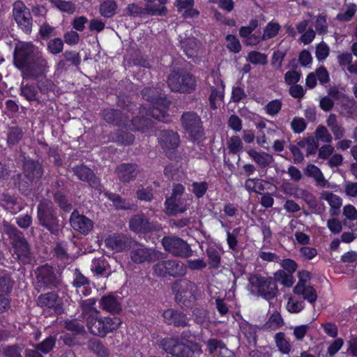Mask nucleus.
Returning <instances> with one entry per match:
<instances>
[{
  "mask_svg": "<svg viewBox=\"0 0 357 357\" xmlns=\"http://www.w3.org/2000/svg\"><path fill=\"white\" fill-rule=\"evenodd\" d=\"M88 349L96 354L98 357H108V349L103 345L101 341L97 339H91L88 342Z\"/></svg>",
  "mask_w": 357,
  "mask_h": 357,
  "instance_id": "58836bf2",
  "label": "nucleus"
},
{
  "mask_svg": "<svg viewBox=\"0 0 357 357\" xmlns=\"http://www.w3.org/2000/svg\"><path fill=\"white\" fill-rule=\"evenodd\" d=\"M138 173L139 166L135 163H121L115 169L117 178L123 183L135 180Z\"/></svg>",
  "mask_w": 357,
  "mask_h": 357,
  "instance_id": "aec40b11",
  "label": "nucleus"
},
{
  "mask_svg": "<svg viewBox=\"0 0 357 357\" xmlns=\"http://www.w3.org/2000/svg\"><path fill=\"white\" fill-rule=\"evenodd\" d=\"M13 65L23 79H36L43 75L48 68L47 60L32 43L20 42L15 45Z\"/></svg>",
  "mask_w": 357,
  "mask_h": 357,
  "instance_id": "f257e3e1",
  "label": "nucleus"
},
{
  "mask_svg": "<svg viewBox=\"0 0 357 357\" xmlns=\"http://www.w3.org/2000/svg\"><path fill=\"white\" fill-rule=\"evenodd\" d=\"M20 94L29 102L35 101L39 104L38 91L36 85L29 84L24 85L22 84Z\"/></svg>",
  "mask_w": 357,
  "mask_h": 357,
  "instance_id": "2f4dec72",
  "label": "nucleus"
},
{
  "mask_svg": "<svg viewBox=\"0 0 357 357\" xmlns=\"http://www.w3.org/2000/svg\"><path fill=\"white\" fill-rule=\"evenodd\" d=\"M161 252L149 248L142 244H136L130 252L131 261L135 264H143L145 262H153L160 259Z\"/></svg>",
  "mask_w": 357,
  "mask_h": 357,
  "instance_id": "2eb2a0df",
  "label": "nucleus"
},
{
  "mask_svg": "<svg viewBox=\"0 0 357 357\" xmlns=\"http://www.w3.org/2000/svg\"><path fill=\"white\" fill-rule=\"evenodd\" d=\"M280 29L281 26L278 22H274L272 21L269 22L264 29L262 39L266 40L275 37L278 34Z\"/></svg>",
  "mask_w": 357,
  "mask_h": 357,
  "instance_id": "09e8293b",
  "label": "nucleus"
},
{
  "mask_svg": "<svg viewBox=\"0 0 357 357\" xmlns=\"http://www.w3.org/2000/svg\"><path fill=\"white\" fill-rule=\"evenodd\" d=\"M24 132L19 126H11L8 129L7 144L9 146L17 145L23 138Z\"/></svg>",
  "mask_w": 357,
  "mask_h": 357,
  "instance_id": "c9c22d12",
  "label": "nucleus"
},
{
  "mask_svg": "<svg viewBox=\"0 0 357 357\" xmlns=\"http://www.w3.org/2000/svg\"><path fill=\"white\" fill-rule=\"evenodd\" d=\"M206 255L208 259V264L211 267L217 268L220 264V255L219 251L213 246L206 249Z\"/></svg>",
  "mask_w": 357,
  "mask_h": 357,
  "instance_id": "603ef678",
  "label": "nucleus"
},
{
  "mask_svg": "<svg viewBox=\"0 0 357 357\" xmlns=\"http://www.w3.org/2000/svg\"><path fill=\"white\" fill-rule=\"evenodd\" d=\"M13 15L19 29L24 33L30 34L32 31L33 18L29 9L22 3H15Z\"/></svg>",
  "mask_w": 357,
  "mask_h": 357,
  "instance_id": "4468645a",
  "label": "nucleus"
},
{
  "mask_svg": "<svg viewBox=\"0 0 357 357\" xmlns=\"http://www.w3.org/2000/svg\"><path fill=\"white\" fill-rule=\"evenodd\" d=\"M180 43L181 49L183 50L187 56L188 58L192 57L197 47L195 38L192 37L185 38L183 40H181Z\"/></svg>",
  "mask_w": 357,
  "mask_h": 357,
  "instance_id": "8fccbe9b",
  "label": "nucleus"
},
{
  "mask_svg": "<svg viewBox=\"0 0 357 357\" xmlns=\"http://www.w3.org/2000/svg\"><path fill=\"white\" fill-rule=\"evenodd\" d=\"M294 292L302 296L304 300L307 301L311 304H314L317 299V291L310 285L301 286V284H296L294 288Z\"/></svg>",
  "mask_w": 357,
  "mask_h": 357,
  "instance_id": "c756f323",
  "label": "nucleus"
},
{
  "mask_svg": "<svg viewBox=\"0 0 357 357\" xmlns=\"http://www.w3.org/2000/svg\"><path fill=\"white\" fill-rule=\"evenodd\" d=\"M64 328L67 331L72 332L73 335H84L86 333L84 326L76 319L66 321Z\"/></svg>",
  "mask_w": 357,
  "mask_h": 357,
  "instance_id": "de8ad7c7",
  "label": "nucleus"
},
{
  "mask_svg": "<svg viewBox=\"0 0 357 357\" xmlns=\"http://www.w3.org/2000/svg\"><path fill=\"white\" fill-rule=\"evenodd\" d=\"M180 136L172 130L160 131L158 136V143L165 153L169 160L176 158V152L180 144Z\"/></svg>",
  "mask_w": 357,
  "mask_h": 357,
  "instance_id": "ddd939ff",
  "label": "nucleus"
},
{
  "mask_svg": "<svg viewBox=\"0 0 357 357\" xmlns=\"http://www.w3.org/2000/svg\"><path fill=\"white\" fill-rule=\"evenodd\" d=\"M63 40L60 38L51 39L47 43V50L52 54H58L63 50Z\"/></svg>",
  "mask_w": 357,
  "mask_h": 357,
  "instance_id": "bf43d9fd",
  "label": "nucleus"
},
{
  "mask_svg": "<svg viewBox=\"0 0 357 357\" xmlns=\"http://www.w3.org/2000/svg\"><path fill=\"white\" fill-rule=\"evenodd\" d=\"M100 304L102 310L111 314H118L121 311V305L118 297L112 294L103 296Z\"/></svg>",
  "mask_w": 357,
  "mask_h": 357,
  "instance_id": "a878e982",
  "label": "nucleus"
},
{
  "mask_svg": "<svg viewBox=\"0 0 357 357\" xmlns=\"http://www.w3.org/2000/svg\"><path fill=\"white\" fill-rule=\"evenodd\" d=\"M22 346L12 344L1 347L0 351L6 357H22Z\"/></svg>",
  "mask_w": 357,
  "mask_h": 357,
  "instance_id": "3c124183",
  "label": "nucleus"
},
{
  "mask_svg": "<svg viewBox=\"0 0 357 357\" xmlns=\"http://www.w3.org/2000/svg\"><path fill=\"white\" fill-rule=\"evenodd\" d=\"M36 280L39 287L50 289L56 287L59 282L53 268L48 265L38 269Z\"/></svg>",
  "mask_w": 357,
  "mask_h": 357,
  "instance_id": "6ab92c4d",
  "label": "nucleus"
},
{
  "mask_svg": "<svg viewBox=\"0 0 357 357\" xmlns=\"http://www.w3.org/2000/svg\"><path fill=\"white\" fill-rule=\"evenodd\" d=\"M356 12V6L355 4H351L347 7V10L343 13L337 15V20L341 22H349L354 16Z\"/></svg>",
  "mask_w": 357,
  "mask_h": 357,
  "instance_id": "69168bd1",
  "label": "nucleus"
},
{
  "mask_svg": "<svg viewBox=\"0 0 357 357\" xmlns=\"http://www.w3.org/2000/svg\"><path fill=\"white\" fill-rule=\"evenodd\" d=\"M153 273L158 277L174 278L183 276L186 273L185 264L176 259L160 261L153 266Z\"/></svg>",
  "mask_w": 357,
  "mask_h": 357,
  "instance_id": "9b49d317",
  "label": "nucleus"
},
{
  "mask_svg": "<svg viewBox=\"0 0 357 357\" xmlns=\"http://www.w3.org/2000/svg\"><path fill=\"white\" fill-rule=\"evenodd\" d=\"M176 301L182 307H190L195 301L196 284L187 280H176L172 287Z\"/></svg>",
  "mask_w": 357,
  "mask_h": 357,
  "instance_id": "1a4fd4ad",
  "label": "nucleus"
},
{
  "mask_svg": "<svg viewBox=\"0 0 357 357\" xmlns=\"http://www.w3.org/2000/svg\"><path fill=\"white\" fill-rule=\"evenodd\" d=\"M302 74L296 70L287 71L284 75V81L288 85H294L300 81Z\"/></svg>",
  "mask_w": 357,
  "mask_h": 357,
  "instance_id": "338daca9",
  "label": "nucleus"
},
{
  "mask_svg": "<svg viewBox=\"0 0 357 357\" xmlns=\"http://www.w3.org/2000/svg\"><path fill=\"white\" fill-rule=\"evenodd\" d=\"M103 120L109 124L119 127L127 126V119L122 111L117 109L106 108L102 112Z\"/></svg>",
  "mask_w": 357,
  "mask_h": 357,
  "instance_id": "b1692460",
  "label": "nucleus"
},
{
  "mask_svg": "<svg viewBox=\"0 0 357 357\" xmlns=\"http://www.w3.org/2000/svg\"><path fill=\"white\" fill-rule=\"evenodd\" d=\"M141 93L143 99L152 105L149 112L150 116L160 121L167 122L170 100L162 94L160 89L154 87H145Z\"/></svg>",
  "mask_w": 357,
  "mask_h": 357,
  "instance_id": "7ed1b4c3",
  "label": "nucleus"
},
{
  "mask_svg": "<svg viewBox=\"0 0 357 357\" xmlns=\"http://www.w3.org/2000/svg\"><path fill=\"white\" fill-rule=\"evenodd\" d=\"M106 246L116 252H122L131 247V240L122 234H113L105 240Z\"/></svg>",
  "mask_w": 357,
  "mask_h": 357,
  "instance_id": "4be33fe9",
  "label": "nucleus"
},
{
  "mask_svg": "<svg viewBox=\"0 0 357 357\" xmlns=\"http://www.w3.org/2000/svg\"><path fill=\"white\" fill-rule=\"evenodd\" d=\"M126 15L130 17H143L146 15V7L142 8L135 3H132L128 5L126 8Z\"/></svg>",
  "mask_w": 357,
  "mask_h": 357,
  "instance_id": "13d9d810",
  "label": "nucleus"
},
{
  "mask_svg": "<svg viewBox=\"0 0 357 357\" xmlns=\"http://www.w3.org/2000/svg\"><path fill=\"white\" fill-rule=\"evenodd\" d=\"M56 342V335H50L46 337L41 342L36 344L34 348L43 354L50 353L55 347Z\"/></svg>",
  "mask_w": 357,
  "mask_h": 357,
  "instance_id": "a19ab883",
  "label": "nucleus"
},
{
  "mask_svg": "<svg viewBox=\"0 0 357 357\" xmlns=\"http://www.w3.org/2000/svg\"><path fill=\"white\" fill-rule=\"evenodd\" d=\"M86 326L89 332L93 335L105 337L109 333L116 330L121 324L116 317H101L98 315L86 318Z\"/></svg>",
  "mask_w": 357,
  "mask_h": 357,
  "instance_id": "6e6552de",
  "label": "nucleus"
},
{
  "mask_svg": "<svg viewBox=\"0 0 357 357\" xmlns=\"http://www.w3.org/2000/svg\"><path fill=\"white\" fill-rule=\"evenodd\" d=\"M227 147L231 153L236 155L242 151L243 144L239 136L234 135L230 137Z\"/></svg>",
  "mask_w": 357,
  "mask_h": 357,
  "instance_id": "6e6d98bb",
  "label": "nucleus"
},
{
  "mask_svg": "<svg viewBox=\"0 0 357 357\" xmlns=\"http://www.w3.org/2000/svg\"><path fill=\"white\" fill-rule=\"evenodd\" d=\"M23 173L35 181H39L43 174L44 169L42 163L38 160H34L29 156L24 157L22 160Z\"/></svg>",
  "mask_w": 357,
  "mask_h": 357,
  "instance_id": "a211bd4d",
  "label": "nucleus"
},
{
  "mask_svg": "<svg viewBox=\"0 0 357 357\" xmlns=\"http://www.w3.org/2000/svg\"><path fill=\"white\" fill-rule=\"evenodd\" d=\"M274 282H280L285 287H290L294 282L292 274L285 272L284 270H279L274 273Z\"/></svg>",
  "mask_w": 357,
  "mask_h": 357,
  "instance_id": "49530a36",
  "label": "nucleus"
},
{
  "mask_svg": "<svg viewBox=\"0 0 357 357\" xmlns=\"http://www.w3.org/2000/svg\"><path fill=\"white\" fill-rule=\"evenodd\" d=\"M291 127L294 133L300 134L306 129L307 123L304 119L294 117L291 122Z\"/></svg>",
  "mask_w": 357,
  "mask_h": 357,
  "instance_id": "774afa93",
  "label": "nucleus"
},
{
  "mask_svg": "<svg viewBox=\"0 0 357 357\" xmlns=\"http://www.w3.org/2000/svg\"><path fill=\"white\" fill-rule=\"evenodd\" d=\"M165 321L175 327H186L190 326L189 318L183 312L174 309H167L163 313Z\"/></svg>",
  "mask_w": 357,
  "mask_h": 357,
  "instance_id": "5701e85b",
  "label": "nucleus"
},
{
  "mask_svg": "<svg viewBox=\"0 0 357 357\" xmlns=\"http://www.w3.org/2000/svg\"><path fill=\"white\" fill-rule=\"evenodd\" d=\"M239 327L241 333L246 338L248 343L250 345L255 346L257 343V327L246 321H242L239 324Z\"/></svg>",
  "mask_w": 357,
  "mask_h": 357,
  "instance_id": "7c9ffc66",
  "label": "nucleus"
},
{
  "mask_svg": "<svg viewBox=\"0 0 357 357\" xmlns=\"http://www.w3.org/2000/svg\"><path fill=\"white\" fill-rule=\"evenodd\" d=\"M104 196L112 202L114 208L117 211H128L133 208L134 205L119 194L106 191L104 192Z\"/></svg>",
  "mask_w": 357,
  "mask_h": 357,
  "instance_id": "c85d7f7f",
  "label": "nucleus"
},
{
  "mask_svg": "<svg viewBox=\"0 0 357 357\" xmlns=\"http://www.w3.org/2000/svg\"><path fill=\"white\" fill-rule=\"evenodd\" d=\"M37 213L40 223H56L57 218L51 201H41L38 205Z\"/></svg>",
  "mask_w": 357,
  "mask_h": 357,
  "instance_id": "412c9836",
  "label": "nucleus"
},
{
  "mask_svg": "<svg viewBox=\"0 0 357 357\" xmlns=\"http://www.w3.org/2000/svg\"><path fill=\"white\" fill-rule=\"evenodd\" d=\"M247 153L261 169H266L274 161L273 155L264 151L259 152L250 149L247 151Z\"/></svg>",
  "mask_w": 357,
  "mask_h": 357,
  "instance_id": "393cba45",
  "label": "nucleus"
},
{
  "mask_svg": "<svg viewBox=\"0 0 357 357\" xmlns=\"http://www.w3.org/2000/svg\"><path fill=\"white\" fill-rule=\"evenodd\" d=\"M165 250L174 257L188 258L192 256L190 245L181 238L168 236L162 240Z\"/></svg>",
  "mask_w": 357,
  "mask_h": 357,
  "instance_id": "f8f14e48",
  "label": "nucleus"
},
{
  "mask_svg": "<svg viewBox=\"0 0 357 357\" xmlns=\"http://www.w3.org/2000/svg\"><path fill=\"white\" fill-rule=\"evenodd\" d=\"M282 106V101L279 99L271 100L266 105V112L271 116H275L279 113Z\"/></svg>",
  "mask_w": 357,
  "mask_h": 357,
  "instance_id": "e2e57ef3",
  "label": "nucleus"
},
{
  "mask_svg": "<svg viewBox=\"0 0 357 357\" xmlns=\"http://www.w3.org/2000/svg\"><path fill=\"white\" fill-rule=\"evenodd\" d=\"M74 174L82 181L86 182L89 185L97 191L99 194L104 188L101 184L100 178L98 177L93 171L84 164L75 165L73 167Z\"/></svg>",
  "mask_w": 357,
  "mask_h": 357,
  "instance_id": "dca6fc26",
  "label": "nucleus"
},
{
  "mask_svg": "<svg viewBox=\"0 0 357 357\" xmlns=\"http://www.w3.org/2000/svg\"><path fill=\"white\" fill-rule=\"evenodd\" d=\"M275 342L279 351L284 354H288L291 351V344L286 338L284 333L280 332L275 335Z\"/></svg>",
  "mask_w": 357,
  "mask_h": 357,
  "instance_id": "c03bdc74",
  "label": "nucleus"
},
{
  "mask_svg": "<svg viewBox=\"0 0 357 357\" xmlns=\"http://www.w3.org/2000/svg\"><path fill=\"white\" fill-rule=\"evenodd\" d=\"M13 281L10 275L3 271L0 270V292H10L13 287Z\"/></svg>",
  "mask_w": 357,
  "mask_h": 357,
  "instance_id": "5fc2aeb1",
  "label": "nucleus"
},
{
  "mask_svg": "<svg viewBox=\"0 0 357 357\" xmlns=\"http://www.w3.org/2000/svg\"><path fill=\"white\" fill-rule=\"evenodd\" d=\"M322 198L327 201L331 206L333 214H336L339 211L342 204L340 197L331 192H325L322 194Z\"/></svg>",
  "mask_w": 357,
  "mask_h": 357,
  "instance_id": "79ce46f5",
  "label": "nucleus"
},
{
  "mask_svg": "<svg viewBox=\"0 0 357 357\" xmlns=\"http://www.w3.org/2000/svg\"><path fill=\"white\" fill-rule=\"evenodd\" d=\"M72 284L75 288L84 284H91V283L90 280L84 275L78 268H75L74 270Z\"/></svg>",
  "mask_w": 357,
  "mask_h": 357,
  "instance_id": "680f3d73",
  "label": "nucleus"
},
{
  "mask_svg": "<svg viewBox=\"0 0 357 357\" xmlns=\"http://www.w3.org/2000/svg\"><path fill=\"white\" fill-rule=\"evenodd\" d=\"M225 40L227 42V48L229 52L237 54L241 51L242 47L241 43L236 36L228 34L226 36Z\"/></svg>",
  "mask_w": 357,
  "mask_h": 357,
  "instance_id": "864d4df0",
  "label": "nucleus"
},
{
  "mask_svg": "<svg viewBox=\"0 0 357 357\" xmlns=\"http://www.w3.org/2000/svg\"><path fill=\"white\" fill-rule=\"evenodd\" d=\"M185 190L184 185L181 183L173 185L172 194L165 202L167 213L175 215L187 210Z\"/></svg>",
  "mask_w": 357,
  "mask_h": 357,
  "instance_id": "9d476101",
  "label": "nucleus"
},
{
  "mask_svg": "<svg viewBox=\"0 0 357 357\" xmlns=\"http://www.w3.org/2000/svg\"><path fill=\"white\" fill-rule=\"evenodd\" d=\"M109 139L119 145L130 146L134 143L135 137L130 132L118 129L109 134Z\"/></svg>",
  "mask_w": 357,
  "mask_h": 357,
  "instance_id": "bb28decb",
  "label": "nucleus"
},
{
  "mask_svg": "<svg viewBox=\"0 0 357 357\" xmlns=\"http://www.w3.org/2000/svg\"><path fill=\"white\" fill-rule=\"evenodd\" d=\"M305 174L309 177L313 178L318 185L321 187L326 186L327 181L325 179L321 169L316 165L313 164L307 165L305 169Z\"/></svg>",
  "mask_w": 357,
  "mask_h": 357,
  "instance_id": "473e14b6",
  "label": "nucleus"
},
{
  "mask_svg": "<svg viewBox=\"0 0 357 357\" xmlns=\"http://www.w3.org/2000/svg\"><path fill=\"white\" fill-rule=\"evenodd\" d=\"M192 192L197 199L202 198L206 193L208 185L206 181H195L192 183Z\"/></svg>",
  "mask_w": 357,
  "mask_h": 357,
  "instance_id": "4d7b16f0",
  "label": "nucleus"
},
{
  "mask_svg": "<svg viewBox=\"0 0 357 357\" xmlns=\"http://www.w3.org/2000/svg\"><path fill=\"white\" fill-rule=\"evenodd\" d=\"M118 8L117 3L114 0L104 1L100 5L99 12L101 16L105 18L112 17Z\"/></svg>",
  "mask_w": 357,
  "mask_h": 357,
  "instance_id": "e433bc0d",
  "label": "nucleus"
},
{
  "mask_svg": "<svg viewBox=\"0 0 357 357\" xmlns=\"http://www.w3.org/2000/svg\"><path fill=\"white\" fill-rule=\"evenodd\" d=\"M35 181L31 178L25 174H17L14 178L15 185L19 189L20 192L24 195H29L32 191L33 183Z\"/></svg>",
  "mask_w": 357,
  "mask_h": 357,
  "instance_id": "cd10ccee",
  "label": "nucleus"
},
{
  "mask_svg": "<svg viewBox=\"0 0 357 357\" xmlns=\"http://www.w3.org/2000/svg\"><path fill=\"white\" fill-rule=\"evenodd\" d=\"M221 90H218L216 88L213 86L211 88V92L208 98L210 107L212 109H216L218 106L216 105V100H219L223 101L224 100V91H225V84L222 81H220Z\"/></svg>",
  "mask_w": 357,
  "mask_h": 357,
  "instance_id": "37998d69",
  "label": "nucleus"
},
{
  "mask_svg": "<svg viewBox=\"0 0 357 357\" xmlns=\"http://www.w3.org/2000/svg\"><path fill=\"white\" fill-rule=\"evenodd\" d=\"M37 90L38 91L39 104L46 103L54 98L56 85L54 82L46 77L45 74L37 78Z\"/></svg>",
  "mask_w": 357,
  "mask_h": 357,
  "instance_id": "f3484780",
  "label": "nucleus"
},
{
  "mask_svg": "<svg viewBox=\"0 0 357 357\" xmlns=\"http://www.w3.org/2000/svg\"><path fill=\"white\" fill-rule=\"evenodd\" d=\"M53 199L63 211L68 213L72 210V204L68 201L66 195L61 190H57L53 194Z\"/></svg>",
  "mask_w": 357,
  "mask_h": 357,
  "instance_id": "4c0bfd02",
  "label": "nucleus"
},
{
  "mask_svg": "<svg viewBox=\"0 0 357 357\" xmlns=\"http://www.w3.org/2000/svg\"><path fill=\"white\" fill-rule=\"evenodd\" d=\"M96 303V300L95 298L80 300L79 305L82 307V314L86 320L90 316L94 317L99 314L100 312L94 307Z\"/></svg>",
  "mask_w": 357,
  "mask_h": 357,
  "instance_id": "f704fd0d",
  "label": "nucleus"
},
{
  "mask_svg": "<svg viewBox=\"0 0 357 357\" xmlns=\"http://www.w3.org/2000/svg\"><path fill=\"white\" fill-rule=\"evenodd\" d=\"M167 84L172 91L183 94L192 93L197 88L196 77L183 68L172 70Z\"/></svg>",
  "mask_w": 357,
  "mask_h": 357,
  "instance_id": "20e7f679",
  "label": "nucleus"
},
{
  "mask_svg": "<svg viewBox=\"0 0 357 357\" xmlns=\"http://www.w3.org/2000/svg\"><path fill=\"white\" fill-rule=\"evenodd\" d=\"M160 347L176 357H194L197 348L196 335L190 330H185L181 334V340L176 338H164L160 341Z\"/></svg>",
  "mask_w": 357,
  "mask_h": 357,
  "instance_id": "f03ea898",
  "label": "nucleus"
},
{
  "mask_svg": "<svg viewBox=\"0 0 357 357\" xmlns=\"http://www.w3.org/2000/svg\"><path fill=\"white\" fill-rule=\"evenodd\" d=\"M248 290L252 295L271 300L277 296L278 289L277 284L271 277H264L259 274H252L248 278Z\"/></svg>",
  "mask_w": 357,
  "mask_h": 357,
  "instance_id": "39448f33",
  "label": "nucleus"
},
{
  "mask_svg": "<svg viewBox=\"0 0 357 357\" xmlns=\"http://www.w3.org/2000/svg\"><path fill=\"white\" fill-rule=\"evenodd\" d=\"M151 126L150 120L146 116H137L130 120V129L145 132Z\"/></svg>",
  "mask_w": 357,
  "mask_h": 357,
  "instance_id": "ea45409f",
  "label": "nucleus"
},
{
  "mask_svg": "<svg viewBox=\"0 0 357 357\" xmlns=\"http://www.w3.org/2000/svg\"><path fill=\"white\" fill-rule=\"evenodd\" d=\"M286 56V52L278 50L273 52L271 58V65L276 69L280 70Z\"/></svg>",
  "mask_w": 357,
  "mask_h": 357,
  "instance_id": "0e129e2a",
  "label": "nucleus"
},
{
  "mask_svg": "<svg viewBox=\"0 0 357 357\" xmlns=\"http://www.w3.org/2000/svg\"><path fill=\"white\" fill-rule=\"evenodd\" d=\"M247 60L254 65H264L267 63V56L258 51H251L248 54Z\"/></svg>",
  "mask_w": 357,
  "mask_h": 357,
  "instance_id": "052dcab7",
  "label": "nucleus"
},
{
  "mask_svg": "<svg viewBox=\"0 0 357 357\" xmlns=\"http://www.w3.org/2000/svg\"><path fill=\"white\" fill-rule=\"evenodd\" d=\"M38 304L41 307L52 308L59 305V297L53 292L41 294L38 298Z\"/></svg>",
  "mask_w": 357,
  "mask_h": 357,
  "instance_id": "72a5a7b5",
  "label": "nucleus"
},
{
  "mask_svg": "<svg viewBox=\"0 0 357 357\" xmlns=\"http://www.w3.org/2000/svg\"><path fill=\"white\" fill-rule=\"evenodd\" d=\"M180 123L190 141L199 142L204 139L205 131L203 121L196 112H183L180 117Z\"/></svg>",
  "mask_w": 357,
  "mask_h": 357,
  "instance_id": "423d86ee",
  "label": "nucleus"
},
{
  "mask_svg": "<svg viewBox=\"0 0 357 357\" xmlns=\"http://www.w3.org/2000/svg\"><path fill=\"white\" fill-rule=\"evenodd\" d=\"M3 231L8 234L12 245L14 255L22 263H28L31 258L29 243L16 227L12 225H4Z\"/></svg>",
  "mask_w": 357,
  "mask_h": 357,
  "instance_id": "0eeeda50",
  "label": "nucleus"
},
{
  "mask_svg": "<svg viewBox=\"0 0 357 357\" xmlns=\"http://www.w3.org/2000/svg\"><path fill=\"white\" fill-rule=\"evenodd\" d=\"M109 264L105 259H95L92 261L91 270L98 275L104 276L107 274Z\"/></svg>",
  "mask_w": 357,
  "mask_h": 357,
  "instance_id": "a18cd8bd",
  "label": "nucleus"
}]
</instances>
